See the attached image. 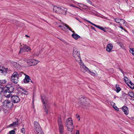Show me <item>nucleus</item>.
I'll use <instances>...</instances> for the list:
<instances>
[{
  "mask_svg": "<svg viewBox=\"0 0 134 134\" xmlns=\"http://www.w3.org/2000/svg\"><path fill=\"white\" fill-rule=\"evenodd\" d=\"M66 9L63 7H58L57 6H54L53 8V11L54 12L59 14H66Z\"/></svg>",
  "mask_w": 134,
  "mask_h": 134,
  "instance_id": "1",
  "label": "nucleus"
},
{
  "mask_svg": "<svg viewBox=\"0 0 134 134\" xmlns=\"http://www.w3.org/2000/svg\"><path fill=\"white\" fill-rule=\"evenodd\" d=\"M81 102L80 105L84 108H87L90 106L88 102V99L85 97H82L80 99Z\"/></svg>",
  "mask_w": 134,
  "mask_h": 134,
  "instance_id": "2",
  "label": "nucleus"
},
{
  "mask_svg": "<svg viewBox=\"0 0 134 134\" xmlns=\"http://www.w3.org/2000/svg\"><path fill=\"white\" fill-rule=\"evenodd\" d=\"M42 100L44 105L43 108L47 114H48V110L49 109V104L47 101V97L44 96H41Z\"/></svg>",
  "mask_w": 134,
  "mask_h": 134,
  "instance_id": "3",
  "label": "nucleus"
},
{
  "mask_svg": "<svg viewBox=\"0 0 134 134\" xmlns=\"http://www.w3.org/2000/svg\"><path fill=\"white\" fill-rule=\"evenodd\" d=\"M66 126L68 130L72 132L74 128L72 120L71 118H69L66 120Z\"/></svg>",
  "mask_w": 134,
  "mask_h": 134,
  "instance_id": "4",
  "label": "nucleus"
},
{
  "mask_svg": "<svg viewBox=\"0 0 134 134\" xmlns=\"http://www.w3.org/2000/svg\"><path fill=\"white\" fill-rule=\"evenodd\" d=\"M34 128L36 131V134H44L38 122H34Z\"/></svg>",
  "mask_w": 134,
  "mask_h": 134,
  "instance_id": "5",
  "label": "nucleus"
},
{
  "mask_svg": "<svg viewBox=\"0 0 134 134\" xmlns=\"http://www.w3.org/2000/svg\"><path fill=\"white\" fill-rule=\"evenodd\" d=\"M3 105L4 107H6L8 108H11L13 105L12 101L10 100L6 99L3 102Z\"/></svg>",
  "mask_w": 134,
  "mask_h": 134,
  "instance_id": "6",
  "label": "nucleus"
},
{
  "mask_svg": "<svg viewBox=\"0 0 134 134\" xmlns=\"http://www.w3.org/2000/svg\"><path fill=\"white\" fill-rule=\"evenodd\" d=\"M72 55L74 57H78V60L81 61L80 52L78 49L75 47L73 48Z\"/></svg>",
  "mask_w": 134,
  "mask_h": 134,
  "instance_id": "7",
  "label": "nucleus"
},
{
  "mask_svg": "<svg viewBox=\"0 0 134 134\" xmlns=\"http://www.w3.org/2000/svg\"><path fill=\"white\" fill-rule=\"evenodd\" d=\"M79 64L80 66V68L81 71L83 72H88L89 69L82 62V61H80Z\"/></svg>",
  "mask_w": 134,
  "mask_h": 134,
  "instance_id": "8",
  "label": "nucleus"
},
{
  "mask_svg": "<svg viewBox=\"0 0 134 134\" xmlns=\"http://www.w3.org/2000/svg\"><path fill=\"white\" fill-rule=\"evenodd\" d=\"M63 25L66 27L68 29H69V30H70L72 32L74 33L71 36L74 39L77 40L78 39V38H80V37L77 34L74 33L75 32L74 31H72L71 28L68 25L66 24L65 25L64 24Z\"/></svg>",
  "mask_w": 134,
  "mask_h": 134,
  "instance_id": "9",
  "label": "nucleus"
},
{
  "mask_svg": "<svg viewBox=\"0 0 134 134\" xmlns=\"http://www.w3.org/2000/svg\"><path fill=\"white\" fill-rule=\"evenodd\" d=\"M11 100L13 103H14L19 102L20 100L19 97L16 95H13L12 96Z\"/></svg>",
  "mask_w": 134,
  "mask_h": 134,
  "instance_id": "10",
  "label": "nucleus"
},
{
  "mask_svg": "<svg viewBox=\"0 0 134 134\" xmlns=\"http://www.w3.org/2000/svg\"><path fill=\"white\" fill-rule=\"evenodd\" d=\"M18 90L20 91V94L22 95H27L29 94L27 91L24 88L20 87L18 88Z\"/></svg>",
  "mask_w": 134,
  "mask_h": 134,
  "instance_id": "11",
  "label": "nucleus"
},
{
  "mask_svg": "<svg viewBox=\"0 0 134 134\" xmlns=\"http://www.w3.org/2000/svg\"><path fill=\"white\" fill-rule=\"evenodd\" d=\"M86 20L87 22H88L89 23H90L92 25H93L94 26L97 27V28L99 29H100V30H102V31H104V32H106V31L105 30L106 29L105 28H104V27H102L100 26H99L97 25H96V24H95L92 23L90 21H89L87 20Z\"/></svg>",
  "mask_w": 134,
  "mask_h": 134,
  "instance_id": "12",
  "label": "nucleus"
},
{
  "mask_svg": "<svg viewBox=\"0 0 134 134\" xmlns=\"http://www.w3.org/2000/svg\"><path fill=\"white\" fill-rule=\"evenodd\" d=\"M7 73V72L5 68L2 66H0V74L1 75H5Z\"/></svg>",
  "mask_w": 134,
  "mask_h": 134,
  "instance_id": "13",
  "label": "nucleus"
},
{
  "mask_svg": "<svg viewBox=\"0 0 134 134\" xmlns=\"http://www.w3.org/2000/svg\"><path fill=\"white\" fill-rule=\"evenodd\" d=\"M11 93L5 90L4 91L3 94L5 97L7 98H9L12 97Z\"/></svg>",
  "mask_w": 134,
  "mask_h": 134,
  "instance_id": "14",
  "label": "nucleus"
},
{
  "mask_svg": "<svg viewBox=\"0 0 134 134\" xmlns=\"http://www.w3.org/2000/svg\"><path fill=\"white\" fill-rule=\"evenodd\" d=\"M113 46L112 44L110 43L107 44L106 48V51L108 52H110L112 49Z\"/></svg>",
  "mask_w": 134,
  "mask_h": 134,
  "instance_id": "15",
  "label": "nucleus"
},
{
  "mask_svg": "<svg viewBox=\"0 0 134 134\" xmlns=\"http://www.w3.org/2000/svg\"><path fill=\"white\" fill-rule=\"evenodd\" d=\"M16 121L13 122L12 124H10L9 125V126L10 127L12 126L16 127L18 126L19 125L18 124V120L17 119H16Z\"/></svg>",
  "mask_w": 134,
  "mask_h": 134,
  "instance_id": "16",
  "label": "nucleus"
},
{
  "mask_svg": "<svg viewBox=\"0 0 134 134\" xmlns=\"http://www.w3.org/2000/svg\"><path fill=\"white\" fill-rule=\"evenodd\" d=\"M122 109L124 113L126 115H127L129 114L128 109L127 107L124 106L122 107Z\"/></svg>",
  "mask_w": 134,
  "mask_h": 134,
  "instance_id": "17",
  "label": "nucleus"
},
{
  "mask_svg": "<svg viewBox=\"0 0 134 134\" xmlns=\"http://www.w3.org/2000/svg\"><path fill=\"white\" fill-rule=\"evenodd\" d=\"M30 80L31 81V82H32L30 77L26 75L25 78L24 79L23 81L25 83H27L29 82Z\"/></svg>",
  "mask_w": 134,
  "mask_h": 134,
  "instance_id": "18",
  "label": "nucleus"
},
{
  "mask_svg": "<svg viewBox=\"0 0 134 134\" xmlns=\"http://www.w3.org/2000/svg\"><path fill=\"white\" fill-rule=\"evenodd\" d=\"M88 72L93 76H96L98 75L97 72L95 70L91 71L89 70Z\"/></svg>",
  "mask_w": 134,
  "mask_h": 134,
  "instance_id": "19",
  "label": "nucleus"
},
{
  "mask_svg": "<svg viewBox=\"0 0 134 134\" xmlns=\"http://www.w3.org/2000/svg\"><path fill=\"white\" fill-rule=\"evenodd\" d=\"M58 124L59 127L63 126L62 119L60 118H58Z\"/></svg>",
  "mask_w": 134,
  "mask_h": 134,
  "instance_id": "20",
  "label": "nucleus"
},
{
  "mask_svg": "<svg viewBox=\"0 0 134 134\" xmlns=\"http://www.w3.org/2000/svg\"><path fill=\"white\" fill-rule=\"evenodd\" d=\"M18 77H16L14 78H11V80L14 83L16 84L18 83Z\"/></svg>",
  "mask_w": 134,
  "mask_h": 134,
  "instance_id": "21",
  "label": "nucleus"
},
{
  "mask_svg": "<svg viewBox=\"0 0 134 134\" xmlns=\"http://www.w3.org/2000/svg\"><path fill=\"white\" fill-rule=\"evenodd\" d=\"M31 62L32 64V65H37L38 63V62L35 59H32L31 60Z\"/></svg>",
  "mask_w": 134,
  "mask_h": 134,
  "instance_id": "22",
  "label": "nucleus"
},
{
  "mask_svg": "<svg viewBox=\"0 0 134 134\" xmlns=\"http://www.w3.org/2000/svg\"><path fill=\"white\" fill-rule=\"evenodd\" d=\"M15 89L14 87V86H13L12 87H10V88L8 89L5 90L7 91L10 92L11 93L13 92Z\"/></svg>",
  "mask_w": 134,
  "mask_h": 134,
  "instance_id": "23",
  "label": "nucleus"
},
{
  "mask_svg": "<svg viewBox=\"0 0 134 134\" xmlns=\"http://www.w3.org/2000/svg\"><path fill=\"white\" fill-rule=\"evenodd\" d=\"M127 85H128L130 87L131 89H133L134 88V84L131 81L129 83H126Z\"/></svg>",
  "mask_w": 134,
  "mask_h": 134,
  "instance_id": "24",
  "label": "nucleus"
},
{
  "mask_svg": "<svg viewBox=\"0 0 134 134\" xmlns=\"http://www.w3.org/2000/svg\"><path fill=\"white\" fill-rule=\"evenodd\" d=\"M59 132L60 134H63L64 133V126L59 127Z\"/></svg>",
  "mask_w": 134,
  "mask_h": 134,
  "instance_id": "25",
  "label": "nucleus"
},
{
  "mask_svg": "<svg viewBox=\"0 0 134 134\" xmlns=\"http://www.w3.org/2000/svg\"><path fill=\"white\" fill-rule=\"evenodd\" d=\"M18 73L16 72H14L11 76V78H14L16 77H18Z\"/></svg>",
  "mask_w": 134,
  "mask_h": 134,
  "instance_id": "26",
  "label": "nucleus"
},
{
  "mask_svg": "<svg viewBox=\"0 0 134 134\" xmlns=\"http://www.w3.org/2000/svg\"><path fill=\"white\" fill-rule=\"evenodd\" d=\"M23 48L24 50H25L27 52L31 50L30 48L26 44L24 45Z\"/></svg>",
  "mask_w": 134,
  "mask_h": 134,
  "instance_id": "27",
  "label": "nucleus"
},
{
  "mask_svg": "<svg viewBox=\"0 0 134 134\" xmlns=\"http://www.w3.org/2000/svg\"><path fill=\"white\" fill-rule=\"evenodd\" d=\"M127 94L131 97H134V93L132 92H129Z\"/></svg>",
  "mask_w": 134,
  "mask_h": 134,
  "instance_id": "28",
  "label": "nucleus"
},
{
  "mask_svg": "<svg viewBox=\"0 0 134 134\" xmlns=\"http://www.w3.org/2000/svg\"><path fill=\"white\" fill-rule=\"evenodd\" d=\"M124 80L126 83H129L131 81L126 76H124Z\"/></svg>",
  "mask_w": 134,
  "mask_h": 134,
  "instance_id": "29",
  "label": "nucleus"
},
{
  "mask_svg": "<svg viewBox=\"0 0 134 134\" xmlns=\"http://www.w3.org/2000/svg\"><path fill=\"white\" fill-rule=\"evenodd\" d=\"M4 88L3 86L0 85V93H2L4 91Z\"/></svg>",
  "mask_w": 134,
  "mask_h": 134,
  "instance_id": "30",
  "label": "nucleus"
},
{
  "mask_svg": "<svg viewBox=\"0 0 134 134\" xmlns=\"http://www.w3.org/2000/svg\"><path fill=\"white\" fill-rule=\"evenodd\" d=\"M115 20L117 23H120L121 19L119 18H116L115 19Z\"/></svg>",
  "mask_w": 134,
  "mask_h": 134,
  "instance_id": "31",
  "label": "nucleus"
},
{
  "mask_svg": "<svg viewBox=\"0 0 134 134\" xmlns=\"http://www.w3.org/2000/svg\"><path fill=\"white\" fill-rule=\"evenodd\" d=\"M7 82V81L5 80H0V83L2 84H5Z\"/></svg>",
  "mask_w": 134,
  "mask_h": 134,
  "instance_id": "32",
  "label": "nucleus"
},
{
  "mask_svg": "<svg viewBox=\"0 0 134 134\" xmlns=\"http://www.w3.org/2000/svg\"><path fill=\"white\" fill-rule=\"evenodd\" d=\"M130 52L134 55V49L133 48H131L130 50Z\"/></svg>",
  "mask_w": 134,
  "mask_h": 134,
  "instance_id": "33",
  "label": "nucleus"
},
{
  "mask_svg": "<svg viewBox=\"0 0 134 134\" xmlns=\"http://www.w3.org/2000/svg\"><path fill=\"white\" fill-rule=\"evenodd\" d=\"M13 65L16 68L18 67V65H19V64H17L15 62H13Z\"/></svg>",
  "mask_w": 134,
  "mask_h": 134,
  "instance_id": "34",
  "label": "nucleus"
},
{
  "mask_svg": "<svg viewBox=\"0 0 134 134\" xmlns=\"http://www.w3.org/2000/svg\"><path fill=\"white\" fill-rule=\"evenodd\" d=\"M13 86L11 84H8L6 86V87L7 88V89H9L10 87H12Z\"/></svg>",
  "mask_w": 134,
  "mask_h": 134,
  "instance_id": "35",
  "label": "nucleus"
},
{
  "mask_svg": "<svg viewBox=\"0 0 134 134\" xmlns=\"http://www.w3.org/2000/svg\"><path fill=\"white\" fill-rule=\"evenodd\" d=\"M121 89L119 87V85L118 86V87H117L116 88V92L118 93L119 92V91H120Z\"/></svg>",
  "mask_w": 134,
  "mask_h": 134,
  "instance_id": "36",
  "label": "nucleus"
},
{
  "mask_svg": "<svg viewBox=\"0 0 134 134\" xmlns=\"http://www.w3.org/2000/svg\"><path fill=\"white\" fill-rule=\"evenodd\" d=\"M19 76H22V74H24V75H26V74L22 72H20V73H18Z\"/></svg>",
  "mask_w": 134,
  "mask_h": 134,
  "instance_id": "37",
  "label": "nucleus"
},
{
  "mask_svg": "<svg viewBox=\"0 0 134 134\" xmlns=\"http://www.w3.org/2000/svg\"><path fill=\"white\" fill-rule=\"evenodd\" d=\"M125 21L123 19H121L120 23V24H121L122 23L124 24H125Z\"/></svg>",
  "mask_w": 134,
  "mask_h": 134,
  "instance_id": "38",
  "label": "nucleus"
},
{
  "mask_svg": "<svg viewBox=\"0 0 134 134\" xmlns=\"http://www.w3.org/2000/svg\"><path fill=\"white\" fill-rule=\"evenodd\" d=\"M24 49L23 48H21L20 49V51L19 52V53H22L24 51Z\"/></svg>",
  "mask_w": 134,
  "mask_h": 134,
  "instance_id": "39",
  "label": "nucleus"
},
{
  "mask_svg": "<svg viewBox=\"0 0 134 134\" xmlns=\"http://www.w3.org/2000/svg\"><path fill=\"white\" fill-rule=\"evenodd\" d=\"M15 131L13 130H12L9 132L10 134H15Z\"/></svg>",
  "mask_w": 134,
  "mask_h": 134,
  "instance_id": "40",
  "label": "nucleus"
},
{
  "mask_svg": "<svg viewBox=\"0 0 134 134\" xmlns=\"http://www.w3.org/2000/svg\"><path fill=\"white\" fill-rule=\"evenodd\" d=\"M21 132L23 133H24L25 132V130L24 128H22L21 130Z\"/></svg>",
  "mask_w": 134,
  "mask_h": 134,
  "instance_id": "41",
  "label": "nucleus"
},
{
  "mask_svg": "<svg viewBox=\"0 0 134 134\" xmlns=\"http://www.w3.org/2000/svg\"><path fill=\"white\" fill-rule=\"evenodd\" d=\"M113 107L114 108V109L115 110H117V111H119V109L118 108H117V107L116 106H113Z\"/></svg>",
  "mask_w": 134,
  "mask_h": 134,
  "instance_id": "42",
  "label": "nucleus"
},
{
  "mask_svg": "<svg viewBox=\"0 0 134 134\" xmlns=\"http://www.w3.org/2000/svg\"><path fill=\"white\" fill-rule=\"evenodd\" d=\"M87 2L88 3L90 4L91 5H92V2L90 1V0H86Z\"/></svg>",
  "mask_w": 134,
  "mask_h": 134,
  "instance_id": "43",
  "label": "nucleus"
},
{
  "mask_svg": "<svg viewBox=\"0 0 134 134\" xmlns=\"http://www.w3.org/2000/svg\"><path fill=\"white\" fill-rule=\"evenodd\" d=\"M24 61L25 62H26L27 63H29L30 62H31V60L30 61L29 60H27V59H26L25 60H24Z\"/></svg>",
  "mask_w": 134,
  "mask_h": 134,
  "instance_id": "44",
  "label": "nucleus"
},
{
  "mask_svg": "<svg viewBox=\"0 0 134 134\" xmlns=\"http://www.w3.org/2000/svg\"><path fill=\"white\" fill-rule=\"evenodd\" d=\"M119 69L121 72L123 74V75H124V73H125V72H124V71L122 70L120 68H119Z\"/></svg>",
  "mask_w": 134,
  "mask_h": 134,
  "instance_id": "45",
  "label": "nucleus"
},
{
  "mask_svg": "<svg viewBox=\"0 0 134 134\" xmlns=\"http://www.w3.org/2000/svg\"><path fill=\"white\" fill-rule=\"evenodd\" d=\"M2 97V93H0V102L1 100Z\"/></svg>",
  "mask_w": 134,
  "mask_h": 134,
  "instance_id": "46",
  "label": "nucleus"
},
{
  "mask_svg": "<svg viewBox=\"0 0 134 134\" xmlns=\"http://www.w3.org/2000/svg\"><path fill=\"white\" fill-rule=\"evenodd\" d=\"M61 29L64 31L65 30V29L64 26H62V27L61 28Z\"/></svg>",
  "mask_w": 134,
  "mask_h": 134,
  "instance_id": "47",
  "label": "nucleus"
},
{
  "mask_svg": "<svg viewBox=\"0 0 134 134\" xmlns=\"http://www.w3.org/2000/svg\"><path fill=\"white\" fill-rule=\"evenodd\" d=\"M76 134H79V131L78 130H76Z\"/></svg>",
  "mask_w": 134,
  "mask_h": 134,
  "instance_id": "48",
  "label": "nucleus"
},
{
  "mask_svg": "<svg viewBox=\"0 0 134 134\" xmlns=\"http://www.w3.org/2000/svg\"><path fill=\"white\" fill-rule=\"evenodd\" d=\"M91 28L93 30H95V31H96V30L95 29V28L94 27H91Z\"/></svg>",
  "mask_w": 134,
  "mask_h": 134,
  "instance_id": "49",
  "label": "nucleus"
},
{
  "mask_svg": "<svg viewBox=\"0 0 134 134\" xmlns=\"http://www.w3.org/2000/svg\"><path fill=\"white\" fill-rule=\"evenodd\" d=\"M111 105H114V104H115L113 102H111Z\"/></svg>",
  "mask_w": 134,
  "mask_h": 134,
  "instance_id": "50",
  "label": "nucleus"
},
{
  "mask_svg": "<svg viewBox=\"0 0 134 134\" xmlns=\"http://www.w3.org/2000/svg\"><path fill=\"white\" fill-rule=\"evenodd\" d=\"M62 41L64 43H65V42H66L65 41V40H64L63 39H62Z\"/></svg>",
  "mask_w": 134,
  "mask_h": 134,
  "instance_id": "51",
  "label": "nucleus"
},
{
  "mask_svg": "<svg viewBox=\"0 0 134 134\" xmlns=\"http://www.w3.org/2000/svg\"><path fill=\"white\" fill-rule=\"evenodd\" d=\"M120 28H121L122 29H123V27L121 26H120Z\"/></svg>",
  "mask_w": 134,
  "mask_h": 134,
  "instance_id": "52",
  "label": "nucleus"
},
{
  "mask_svg": "<svg viewBox=\"0 0 134 134\" xmlns=\"http://www.w3.org/2000/svg\"><path fill=\"white\" fill-rule=\"evenodd\" d=\"M77 118H78V119H79V120H80V116H77Z\"/></svg>",
  "mask_w": 134,
  "mask_h": 134,
  "instance_id": "53",
  "label": "nucleus"
},
{
  "mask_svg": "<svg viewBox=\"0 0 134 134\" xmlns=\"http://www.w3.org/2000/svg\"><path fill=\"white\" fill-rule=\"evenodd\" d=\"M25 36L26 37H29V36H28L27 35H25Z\"/></svg>",
  "mask_w": 134,
  "mask_h": 134,
  "instance_id": "54",
  "label": "nucleus"
},
{
  "mask_svg": "<svg viewBox=\"0 0 134 134\" xmlns=\"http://www.w3.org/2000/svg\"><path fill=\"white\" fill-rule=\"evenodd\" d=\"M59 27H60L61 28V27H62V26H61V25H59Z\"/></svg>",
  "mask_w": 134,
  "mask_h": 134,
  "instance_id": "55",
  "label": "nucleus"
},
{
  "mask_svg": "<svg viewBox=\"0 0 134 134\" xmlns=\"http://www.w3.org/2000/svg\"><path fill=\"white\" fill-rule=\"evenodd\" d=\"M118 85H116V88H117V87H118Z\"/></svg>",
  "mask_w": 134,
  "mask_h": 134,
  "instance_id": "56",
  "label": "nucleus"
},
{
  "mask_svg": "<svg viewBox=\"0 0 134 134\" xmlns=\"http://www.w3.org/2000/svg\"><path fill=\"white\" fill-rule=\"evenodd\" d=\"M20 46H22V45H21V43H20Z\"/></svg>",
  "mask_w": 134,
  "mask_h": 134,
  "instance_id": "57",
  "label": "nucleus"
},
{
  "mask_svg": "<svg viewBox=\"0 0 134 134\" xmlns=\"http://www.w3.org/2000/svg\"><path fill=\"white\" fill-rule=\"evenodd\" d=\"M15 21L16 22H18V21Z\"/></svg>",
  "mask_w": 134,
  "mask_h": 134,
  "instance_id": "58",
  "label": "nucleus"
},
{
  "mask_svg": "<svg viewBox=\"0 0 134 134\" xmlns=\"http://www.w3.org/2000/svg\"><path fill=\"white\" fill-rule=\"evenodd\" d=\"M22 66H24V65H22Z\"/></svg>",
  "mask_w": 134,
  "mask_h": 134,
  "instance_id": "59",
  "label": "nucleus"
}]
</instances>
